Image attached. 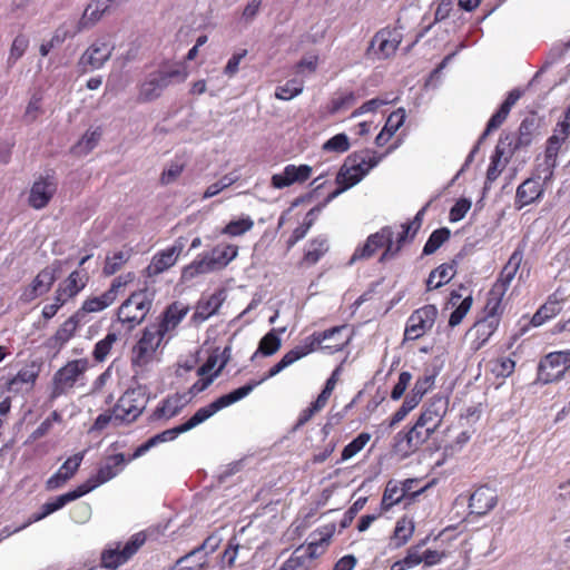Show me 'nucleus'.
Returning a JSON list of instances; mask_svg holds the SVG:
<instances>
[{
  "instance_id": "obj_46",
  "label": "nucleus",
  "mask_w": 570,
  "mask_h": 570,
  "mask_svg": "<svg viewBox=\"0 0 570 570\" xmlns=\"http://www.w3.org/2000/svg\"><path fill=\"white\" fill-rule=\"evenodd\" d=\"M381 160L375 151L364 149L355 151L347 157V164H352L355 168L364 171V176L374 168Z\"/></svg>"
},
{
  "instance_id": "obj_47",
  "label": "nucleus",
  "mask_w": 570,
  "mask_h": 570,
  "mask_svg": "<svg viewBox=\"0 0 570 570\" xmlns=\"http://www.w3.org/2000/svg\"><path fill=\"white\" fill-rule=\"evenodd\" d=\"M406 498V490L401 488L400 483L394 480H390L386 483L382 501H381V510L383 512H387L395 504L400 503L403 499Z\"/></svg>"
},
{
  "instance_id": "obj_2",
  "label": "nucleus",
  "mask_w": 570,
  "mask_h": 570,
  "mask_svg": "<svg viewBox=\"0 0 570 570\" xmlns=\"http://www.w3.org/2000/svg\"><path fill=\"white\" fill-rule=\"evenodd\" d=\"M245 390H239L237 392H230L228 394L222 395L214 402L198 409L195 414L185 423L160 432L165 442L175 440L179 434L196 428L197 425L212 417L218 411L236 403V400L243 396Z\"/></svg>"
},
{
  "instance_id": "obj_33",
  "label": "nucleus",
  "mask_w": 570,
  "mask_h": 570,
  "mask_svg": "<svg viewBox=\"0 0 570 570\" xmlns=\"http://www.w3.org/2000/svg\"><path fill=\"white\" fill-rule=\"evenodd\" d=\"M498 503V495L494 489L482 485L478 488L469 499L471 513L484 515L490 512Z\"/></svg>"
},
{
  "instance_id": "obj_31",
  "label": "nucleus",
  "mask_w": 570,
  "mask_h": 570,
  "mask_svg": "<svg viewBox=\"0 0 570 570\" xmlns=\"http://www.w3.org/2000/svg\"><path fill=\"white\" fill-rule=\"evenodd\" d=\"M41 364L37 361H31L23 365L18 373L6 382V389L12 393H19L23 386L32 387L40 374Z\"/></svg>"
},
{
  "instance_id": "obj_9",
  "label": "nucleus",
  "mask_w": 570,
  "mask_h": 570,
  "mask_svg": "<svg viewBox=\"0 0 570 570\" xmlns=\"http://www.w3.org/2000/svg\"><path fill=\"white\" fill-rule=\"evenodd\" d=\"M570 368V351H556L544 355L539 364L537 381L542 384L558 382Z\"/></svg>"
},
{
  "instance_id": "obj_14",
  "label": "nucleus",
  "mask_w": 570,
  "mask_h": 570,
  "mask_svg": "<svg viewBox=\"0 0 570 570\" xmlns=\"http://www.w3.org/2000/svg\"><path fill=\"white\" fill-rule=\"evenodd\" d=\"M130 281L131 274H128L127 276H118L112 281L110 287L101 295L87 297L78 311L79 316L82 313H98L109 307L116 301L120 288L125 287Z\"/></svg>"
},
{
  "instance_id": "obj_27",
  "label": "nucleus",
  "mask_w": 570,
  "mask_h": 570,
  "mask_svg": "<svg viewBox=\"0 0 570 570\" xmlns=\"http://www.w3.org/2000/svg\"><path fill=\"white\" fill-rule=\"evenodd\" d=\"M238 254V247L235 245H218L212 250L209 258L194 262L193 266L198 273H205L212 271L215 267H225L232 262Z\"/></svg>"
},
{
  "instance_id": "obj_50",
  "label": "nucleus",
  "mask_w": 570,
  "mask_h": 570,
  "mask_svg": "<svg viewBox=\"0 0 570 570\" xmlns=\"http://www.w3.org/2000/svg\"><path fill=\"white\" fill-rule=\"evenodd\" d=\"M132 249L127 248L108 255L102 268L104 274L107 276L116 274L129 261Z\"/></svg>"
},
{
  "instance_id": "obj_39",
  "label": "nucleus",
  "mask_w": 570,
  "mask_h": 570,
  "mask_svg": "<svg viewBox=\"0 0 570 570\" xmlns=\"http://www.w3.org/2000/svg\"><path fill=\"white\" fill-rule=\"evenodd\" d=\"M522 258H523L522 250L515 249L509 257V261L507 262V264L501 269L493 286L508 292V289L511 285V282L513 281L517 272L520 268Z\"/></svg>"
},
{
  "instance_id": "obj_26",
  "label": "nucleus",
  "mask_w": 570,
  "mask_h": 570,
  "mask_svg": "<svg viewBox=\"0 0 570 570\" xmlns=\"http://www.w3.org/2000/svg\"><path fill=\"white\" fill-rule=\"evenodd\" d=\"M522 91L518 88L512 89L504 101L501 104L500 108L492 115V117L489 119L487 127L483 131V134L480 136L478 145L475 146L474 150L475 153L478 149V146L483 142V140L489 136L492 131L497 130L501 127V125L508 118L511 108L517 104V101L521 98Z\"/></svg>"
},
{
  "instance_id": "obj_22",
  "label": "nucleus",
  "mask_w": 570,
  "mask_h": 570,
  "mask_svg": "<svg viewBox=\"0 0 570 570\" xmlns=\"http://www.w3.org/2000/svg\"><path fill=\"white\" fill-rule=\"evenodd\" d=\"M335 523H328L318 527L309 534L311 541L305 547L302 546L303 550L308 554V557L312 560L317 559L327 551L332 542V539L335 534Z\"/></svg>"
},
{
  "instance_id": "obj_45",
  "label": "nucleus",
  "mask_w": 570,
  "mask_h": 570,
  "mask_svg": "<svg viewBox=\"0 0 570 570\" xmlns=\"http://www.w3.org/2000/svg\"><path fill=\"white\" fill-rule=\"evenodd\" d=\"M561 299L557 297V293L549 296L548 301L534 313L531 318V325L537 327L554 317L561 312Z\"/></svg>"
},
{
  "instance_id": "obj_42",
  "label": "nucleus",
  "mask_w": 570,
  "mask_h": 570,
  "mask_svg": "<svg viewBox=\"0 0 570 570\" xmlns=\"http://www.w3.org/2000/svg\"><path fill=\"white\" fill-rule=\"evenodd\" d=\"M402 232L397 234L396 240L393 242V236L390 237L389 246L383 250L380 262L387 261L395 257L405 243L412 242L417 233H413V227L407 223L401 225Z\"/></svg>"
},
{
  "instance_id": "obj_7",
  "label": "nucleus",
  "mask_w": 570,
  "mask_h": 570,
  "mask_svg": "<svg viewBox=\"0 0 570 570\" xmlns=\"http://www.w3.org/2000/svg\"><path fill=\"white\" fill-rule=\"evenodd\" d=\"M314 342L315 340L307 341L306 344H297L292 350H289L287 353L284 354V356L275 364L273 365L268 372L258 381H250L244 386H240L233 392H237L239 390H245V393L243 396L238 397L236 402L240 401L242 399L246 397L256 386L265 382L266 380L277 375L281 373L284 368L292 365L296 361L307 356L308 354L314 352Z\"/></svg>"
},
{
  "instance_id": "obj_15",
  "label": "nucleus",
  "mask_w": 570,
  "mask_h": 570,
  "mask_svg": "<svg viewBox=\"0 0 570 570\" xmlns=\"http://www.w3.org/2000/svg\"><path fill=\"white\" fill-rule=\"evenodd\" d=\"M400 43V33L395 30L384 28L374 35L366 55L377 59H387L395 53Z\"/></svg>"
},
{
  "instance_id": "obj_43",
  "label": "nucleus",
  "mask_w": 570,
  "mask_h": 570,
  "mask_svg": "<svg viewBox=\"0 0 570 570\" xmlns=\"http://www.w3.org/2000/svg\"><path fill=\"white\" fill-rule=\"evenodd\" d=\"M415 531L414 521L404 515L396 521L393 534L391 537V544L395 548L404 547L413 537Z\"/></svg>"
},
{
  "instance_id": "obj_48",
  "label": "nucleus",
  "mask_w": 570,
  "mask_h": 570,
  "mask_svg": "<svg viewBox=\"0 0 570 570\" xmlns=\"http://www.w3.org/2000/svg\"><path fill=\"white\" fill-rule=\"evenodd\" d=\"M505 293V291L492 285L488 293L487 303L484 306L485 316L499 318L501 317L504 309L502 301Z\"/></svg>"
},
{
  "instance_id": "obj_12",
  "label": "nucleus",
  "mask_w": 570,
  "mask_h": 570,
  "mask_svg": "<svg viewBox=\"0 0 570 570\" xmlns=\"http://www.w3.org/2000/svg\"><path fill=\"white\" fill-rule=\"evenodd\" d=\"M219 544L220 538L217 534H210L199 547L180 557L176 566L180 570H205L208 567V556L215 552Z\"/></svg>"
},
{
  "instance_id": "obj_4",
  "label": "nucleus",
  "mask_w": 570,
  "mask_h": 570,
  "mask_svg": "<svg viewBox=\"0 0 570 570\" xmlns=\"http://www.w3.org/2000/svg\"><path fill=\"white\" fill-rule=\"evenodd\" d=\"M89 367L90 363L86 357L68 361L52 376L49 400L55 401L68 394L76 386L77 382L85 377V373Z\"/></svg>"
},
{
  "instance_id": "obj_55",
  "label": "nucleus",
  "mask_w": 570,
  "mask_h": 570,
  "mask_svg": "<svg viewBox=\"0 0 570 570\" xmlns=\"http://www.w3.org/2000/svg\"><path fill=\"white\" fill-rule=\"evenodd\" d=\"M451 236V232L446 227H441L431 233L424 247L423 255H432L435 253Z\"/></svg>"
},
{
  "instance_id": "obj_52",
  "label": "nucleus",
  "mask_w": 570,
  "mask_h": 570,
  "mask_svg": "<svg viewBox=\"0 0 570 570\" xmlns=\"http://www.w3.org/2000/svg\"><path fill=\"white\" fill-rule=\"evenodd\" d=\"M117 341L118 335L114 332H109L102 340L98 341L92 350L94 360L97 363L106 361Z\"/></svg>"
},
{
  "instance_id": "obj_60",
  "label": "nucleus",
  "mask_w": 570,
  "mask_h": 570,
  "mask_svg": "<svg viewBox=\"0 0 570 570\" xmlns=\"http://www.w3.org/2000/svg\"><path fill=\"white\" fill-rule=\"evenodd\" d=\"M473 305V296L470 293L466 295L456 306H454V311L451 313L449 317V326L451 328L456 327L470 312Z\"/></svg>"
},
{
  "instance_id": "obj_6",
  "label": "nucleus",
  "mask_w": 570,
  "mask_h": 570,
  "mask_svg": "<svg viewBox=\"0 0 570 570\" xmlns=\"http://www.w3.org/2000/svg\"><path fill=\"white\" fill-rule=\"evenodd\" d=\"M165 334L153 324L145 327L140 338L131 350V365L134 367H146L156 358L157 350L160 347Z\"/></svg>"
},
{
  "instance_id": "obj_1",
  "label": "nucleus",
  "mask_w": 570,
  "mask_h": 570,
  "mask_svg": "<svg viewBox=\"0 0 570 570\" xmlns=\"http://www.w3.org/2000/svg\"><path fill=\"white\" fill-rule=\"evenodd\" d=\"M188 72L185 66L175 63L163 66L157 71L150 72L139 85L137 101L150 102L158 99L161 92L173 82H184Z\"/></svg>"
},
{
  "instance_id": "obj_57",
  "label": "nucleus",
  "mask_w": 570,
  "mask_h": 570,
  "mask_svg": "<svg viewBox=\"0 0 570 570\" xmlns=\"http://www.w3.org/2000/svg\"><path fill=\"white\" fill-rule=\"evenodd\" d=\"M254 227V220L249 217H240L230 220L223 229L222 234L230 237H237L246 234Z\"/></svg>"
},
{
  "instance_id": "obj_44",
  "label": "nucleus",
  "mask_w": 570,
  "mask_h": 570,
  "mask_svg": "<svg viewBox=\"0 0 570 570\" xmlns=\"http://www.w3.org/2000/svg\"><path fill=\"white\" fill-rule=\"evenodd\" d=\"M177 259L178 257L167 247L153 256L150 264L147 266V274L149 276L159 275L174 266Z\"/></svg>"
},
{
  "instance_id": "obj_59",
  "label": "nucleus",
  "mask_w": 570,
  "mask_h": 570,
  "mask_svg": "<svg viewBox=\"0 0 570 570\" xmlns=\"http://www.w3.org/2000/svg\"><path fill=\"white\" fill-rule=\"evenodd\" d=\"M356 101V96L353 91L338 92L336 97L332 98L328 105V112L331 115L337 114L343 110L350 109Z\"/></svg>"
},
{
  "instance_id": "obj_63",
  "label": "nucleus",
  "mask_w": 570,
  "mask_h": 570,
  "mask_svg": "<svg viewBox=\"0 0 570 570\" xmlns=\"http://www.w3.org/2000/svg\"><path fill=\"white\" fill-rule=\"evenodd\" d=\"M110 1L111 0H96L95 2L88 4L83 12L82 20H88L91 23L98 21L102 13L108 9Z\"/></svg>"
},
{
  "instance_id": "obj_20",
  "label": "nucleus",
  "mask_w": 570,
  "mask_h": 570,
  "mask_svg": "<svg viewBox=\"0 0 570 570\" xmlns=\"http://www.w3.org/2000/svg\"><path fill=\"white\" fill-rule=\"evenodd\" d=\"M57 191V181L53 176H41L30 189L28 203L35 209L45 208Z\"/></svg>"
},
{
  "instance_id": "obj_61",
  "label": "nucleus",
  "mask_w": 570,
  "mask_h": 570,
  "mask_svg": "<svg viewBox=\"0 0 570 570\" xmlns=\"http://www.w3.org/2000/svg\"><path fill=\"white\" fill-rule=\"evenodd\" d=\"M303 80L291 79L285 85L276 88L275 97L279 100H289L298 96L303 91Z\"/></svg>"
},
{
  "instance_id": "obj_24",
  "label": "nucleus",
  "mask_w": 570,
  "mask_h": 570,
  "mask_svg": "<svg viewBox=\"0 0 570 570\" xmlns=\"http://www.w3.org/2000/svg\"><path fill=\"white\" fill-rule=\"evenodd\" d=\"M226 299V292L219 288L208 296H202L195 306V312L191 316L194 324H202L213 315L217 314L220 306Z\"/></svg>"
},
{
  "instance_id": "obj_25",
  "label": "nucleus",
  "mask_w": 570,
  "mask_h": 570,
  "mask_svg": "<svg viewBox=\"0 0 570 570\" xmlns=\"http://www.w3.org/2000/svg\"><path fill=\"white\" fill-rule=\"evenodd\" d=\"M522 91L518 88L512 89L504 101L501 104L500 108L492 115V117L489 119L487 127L483 131V134L480 136L478 145L475 146L474 150L475 153L478 149V146L483 142V140L489 136L492 131L497 130L501 127V125L508 118L511 108L517 104V101L521 98Z\"/></svg>"
},
{
  "instance_id": "obj_49",
  "label": "nucleus",
  "mask_w": 570,
  "mask_h": 570,
  "mask_svg": "<svg viewBox=\"0 0 570 570\" xmlns=\"http://www.w3.org/2000/svg\"><path fill=\"white\" fill-rule=\"evenodd\" d=\"M537 127L538 125L534 117L524 118L519 126V132L513 149L528 147L533 140Z\"/></svg>"
},
{
  "instance_id": "obj_3",
  "label": "nucleus",
  "mask_w": 570,
  "mask_h": 570,
  "mask_svg": "<svg viewBox=\"0 0 570 570\" xmlns=\"http://www.w3.org/2000/svg\"><path fill=\"white\" fill-rule=\"evenodd\" d=\"M148 401L149 395L146 386L137 385L127 389L114 405L118 424L136 422L145 411Z\"/></svg>"
},
{
  "instance_id": "obj_54",
  "label": "nucleus",
  "mask_w": 570,
  "mask_h": 570,
  "mask_svg": "<svg viewBox=\"0 0 570 570\" xmlns=\"http://www.w3.org/2000/svg\"><path fill=\"white\" fill-rule=\"evenodd\" d=\"M502 145H503V139L500 138L499 144L495 147L494 154L491 157V163L487 170V180L490 183L494 181L507 166V160H502V156H503V149L501 147Z\"/></svg>"
},
{
  "instance_id": "obj_41",
  "label": "nucleus",
  "mask_w": 570,
  "mask_h": 570,
  "mask_svg": "<svg viewBox=\"0 0 570 570\" xmlns=\"http://www.w3.org/2000/svg\"><path fill=\"white\" fill-rule=\"evenodd\" d=\"M456 274V262L444 263L434 268L428 279L426 289L433 291L448 284Z\"/></svg>"
},
{
  "instance_id": "obj_36",
  "label": "nucleus",
  "mask_w": 570,
  "mask_h": 570,
  "mask_svg": "<svg viewBox=\"0 0 570 570\" xmlns=\"http://www.w3.org/2000/svg\"><path fill=\"white\" fill-rule=\"evenodd\" d=\"M79 323V312H76L62 324H60L55 334L49 337L48 346L51 348L61 350L76 335Z\"/></svg>"
},
{
  "instance_id": "obj_51",
  "label": "nucleus",
  "mask_w": 570,
  "mask_h": 570,
  "mask_svg": "<svg viewBox=\"0 0 570 570\" xmlns=\"http://www.w3.org/2000/svg\"><path fill=\"white\" fill-rule=\"evenodd\" d=\"M313 560L298 547L292 556L282 564L279 570H309Z\"/></svg>"
},
{
  "instance_id": "obj_13",
  "label": "nucleus",
  "mask_w": 570,
  "mask_h": 570,
  "mask_svg": "<svg viewBox=\"0 0 570 570\" xmlns=\"http://www.w3.org/2000/svg\"><path fill=\"white\" fill-rule=\"evenodd\" d=\"M126 460L122 453L110 455L105 463L98 469L97 474L90 476L86 482L78 485L83 495L96 489L97 487L108 482L115 478L125 468Z\"/></svg>"
},
{
  "instance_id": "obj_58",
  "label": "nucleus",
  "mask_w": 570,
  "mask_h": 570,
  "mask_svg": "<svg viewBox=\"0 0 570 570\" xmlns=\"http://www.w3.org/2000/svg\"><path fill=\"white\" fill-rule=\"evenodd\" d=\"M371 434L367 432L360 433L353 441L344 446L341 453V461H347L361 452L370 442Z\"/></svg>"
},
{
  "instance_id": "obj_29",
  "label": "nucleus",
  "mask_w": 570,
  "mask_h": 570,
  "mask_svg": "<svg viewBox=\"0 0 570 570\" xmlns=\"http://www.w3.org/2000/svg\"><path fill=\"white\" fill-rule=\"evenodd\" d=\"M448 411V401L442 396H434L423 406L417 417L419 426H428L436 431Z\"/></svg>"
},
{
  "instance_id": "obj_40",
  "label": "nucleus",
  "mask_w": 570,
  "mask_h": 570,
  "mask_svg": "<svg viewBox=\"0 0 570 570\" xmlns=\"http://www.w3.org/2000/svg\"><path fill=\"white\" fill-rule=\"evenodd\" d=\"M563 145V142H560L558 140L557 136H550L548 138L546 144L543 164L539 165L541 171L544 173L546 180L552 179L553 171L557 166V158Z\"/></svg>"
},
{
  "instance_id": "obj_8",
  "label": "nucleus",
  "mask_w": 570,
  "mask_h": 570,
  "mask_svg": "<svg viewBox=\"0 0 570 570\" xmlns=\"http://www.w3.org/2000/svg\"><path fill=\"white\" fill-rule=\"evenodd\" d=\"M346 331L347 325L333 326L322 332H314L304 337L299 344H306L307 341L315 340L314 352L321 350L327 354H335L344 351L352 340L351 334H344Z\"/></svg>"
},
{
  "instance_id": "obj_64",
  "label": "nucleus",
  "mask_w": 570,
  "mask_h": 570,
  "mask_svg": "<svg viewBox=\"0 0 570 570\" xmlns=\"http://www.w3.org/2000/svg\"><path fill=\"white\" fill-rule=\"evenodd\" d=\"M515 368V362L511 357H499L492 363L491 372L497 377H509Z\"/></svg>"
},
{
  "instance_id": "obj_32",
  "label": "nucleus",
  "mask_w": 570,
  "mask_h": 570,
  "mask_svg": "<svg viewBox=\"0 0 570 570\" xmlns=\"http://www.w3.org/2000/svg\"><path fill=\"white\" fill-rule=\"evenodd\" d=\"M82 460V452L69 456L58 471L46 481V489L53 491L63 487L77 473Z\"/></svg>"
},
{
  "instance_id": "obj_38",
  "label": "nucleus",
  "mask_w": 570,
  "mask_h": 570,
  "mask_svg": "<svg viewBox=\"0 0 570 570\" xmlns=\"http://www.w3.org/2000/svg\"><path fill=\"white\" fill-rule=\"evenodd\" d=\"M500 324L499 317L484 316L482 320L474 323L471 331L475 333V340L472 345L475 351L482 348L490 337L495 333Z\"/></svg>"
},
{
  "instance_id": "obj_10",
  "label": "nucleus",
  "mask_w": 570,
  "mask_h": 570,
  "mask_svg": "<svg viewBox=\"0 0 570 570\" xmlns=\"http://www.w3.org/2000/svg\"><path fill=\"white\" fill-rule=\"evenodd\" d=\"M439 311L433 304L414 309L406 321L403 342L423 337L434 326Z\"/></svg>"
},
{
  "instance_id": "obj_21",
  "label": "nucleus",
  "mask_w": 570,
  "mask_h": 570,
  "mask_svg": "<svg viewBox=\"0 0 570 570\" xmlns=\"http://www.w3.org/2000/svg\"><path fill=\"white\" fill-rule=\"evenodd\" d=\"M58 272L59 267H53V265L42 268L32 279L30 285L23 291L22 299L24 302H31L37 297L47 294L57 281Z\"/></svg>"
},
{
  "instance_id": "obj_35",
  "label": "nucleus",
  "mask_w": 570,
  "mask_h": 570,
  "mask_svg": "<svg viewBox=\"0 0 570 570\" xmlns=\"http://www.w3.org/2000/svg\"><path fill=\"white\" fill-rule=\"evenodd\" d=\"M189 312V307L181 302H174L166 307L158 323L153 324L163 334L174 331Z\"/></svg>"
},
{
  "instance_id": "obj_62",
  "label": "nucleus",
  "mask_w": 570,
  "mask_h": 570,
  "mask_svg": "<svg viewBox=\"0 0 570 570\" xmlns=\"http://www.w3.org/2000/svg\"><path fill=\"white\" fill-rule=\"evenodd\" d=\"M327 402L328 401L318 395L317 399L314 402H312L309 406H307L299 413V416L296 422V428H301L305 425L308 421H311L316 413L321 412L326 406Z\"/></svg>"
},
{
  "instance_id": "obj_56",
  "label": "nucleus",
  "mask_w": 570,
  "mask_h": 570,
  "mask_svg": "<svg viewBox=\"0 0 570 570\" xmlns=\"http://www.w3.org/2000/svg\"><path fill=\"white\" fill-rule=\"evenodd\" d=\"M281 337L275 330H272L261 338L255 355L258 353L264 356L274 355L281 348Z\"/></svg>"
},
{
  "instance_id": "obj_16",
  "label": "nucleus",
  "mask_w": 570,
  "mask_h": 570,
  "mask_svg": "<svg viewBox=\"0 0 570 570\" xmlns=\"http://www.w3.org/2000/svg\"><path fill=\"white\" fill-rule=\"evenodd\" d=\"M432 429L428 426H419V422L406 432L401 431L395 436L396 449L404 454H410L419 450L434 433Z\"/></svg>"
},
{
  "instance_id": "obj_28",
  "label": "nucleus",
  "mask_w": 570,
  "mask_h": 570,
  "mask_svg": "<svg viewBox=\"0 0 570 570\" xmlns=\"http://www.w3.org/2000/svg\"><path fill=\"white\" fill-rule=\"evenodd\" d=\"M88 282L89 273L86 269H75L58 284L55 293L68 303L78 296Z\"/></svg>"
},
{
  "instance_id": "obj_5",
  "label": "nucleus",
  "mask_w": 570,
  "mask_h": 570,
  "mask_svg": "<svg viewBox=\"0 0 570 570\" xmlns=\"http://www.w3.org/2000/svg\"><path fill=\"white\" fill-rule=\"evenodd\" d=\"M151 306L153 299L146 289L135 292L119 306L117 318L132 330L145 321Z\"/></svg>"
},
{
  "instance_id": "obj_18",
  "label": "nucleus",
  "mask_w": 570,
  "mask_h": 570,
  "mask_svg": "<svg viewBox=\"0 0 570 570\" xmlns=\"http://www.w3.org/2000/svg\"><path fill=\"white\" fill-rule=\"evenodd\" d=\"M146 537L142 533L134 534L121 550H107L101 554V564L107 569H115L131 558L145 543Z\"/></svg>"
},
{
  "instance_id": "obj_23",
  "label": "nucleus",
  "mask_w": 570,
  "mask_h": 570,
  "mask_svg": "<svg viewBox=\"0 0 570 570\" xmlns=\"http://www.w3.org/2000/svg\"><path fill=\"white\" fill-rule=\"evenodd\" d=\"M312 171L313 169L308 165L289 164L284 167L282 173L272 176L271 184L277 189L289 187L293 184H303L311 178Z\"/></svg>"
},
{
  "instance_id": "obj_34",
  "label": "nucleus",
  "mask_w": 570,
  "mask_h": 570,
  "mask_svg": "<svg viewBox=\"0 0 570 570\" xmlns=\"http://www.w3.org/2000/svg\"><path fill=\"white\" fill-rule=\"evenodd\" d=\"M114 48L108 39H98L86 50L80 61L91 69H98L110 58Z\"/></svg>"
},
{
  "instance_id": "obj_37",
  "label": "nucleus",
  "mask_w": 570,
  "mask_h": 570,
  "mask_svg": "<svg viewBox=\"0 0 570 570\" xmlns=\"http://www.w3.org/2000/svg\"><path fill=\"white\" fill-rule=\"evenodd\" d=\"M81 497H83V493L81 492L79 487H77L75 490L57 497L53 501L46 502L45 504H42L41 510L39 512L33 513L31 515L29 523L38 522L45 519L49 514L63 508L69 502L75 501Z\"/></svg>"
},
{
  "instance_id": "obj_30",
  "label": "nucleus",
  "mask_w": 570,
  "mask_h": 570,
  "mask_svg": "<svg viewBox=\"0 0 570 570\" xmlns=\"http://www.w3.org/2000/svg\"><path fill=\"white\" fill-rule=\"evenodd\" d=\"M330 252V240L324 234L311 238L304 247L298 266L308 268L316 265Z\"/></svg>"
},
{
  "instance_id": "obj_11",
  "label": "nucleus",
  "mask_w": 570,
  "mask_h": 570,
  "mask_svg": "<svg viewBox=\"0 0 570 570\" xmlns=\"http://www.w3.org/2000/svg\"><path fill=\"white\" fill-rule=\"evenodd\" d=\"M550 181L544 179V173L538 167L537 173L518 186L514 197L515 208L522 209L525 206L540 202L544 195L546 186Z\"/></svg>"
},
{
  "instance_id": "obj_17",
  "label": "nucleus",
  "mask_w": 570,
  "mask_h": 570,
  "mask_svg": "<svg viewBox=\"0 0 570 570\" xmlns=\"http://www.w3.org/2000/svg\"><path fill=\"white\" fill-rule=\"evenodd\" d=\"M190 402L187 393H173L164 397L149 416V422L169 421L177 416Z\"/></svg>"
},
{
  "instance_id": "obj_19",
  "label": "nucleus",
  "mask_w": 570,
  "mask_h": 570,
  "mask_svg": "<svg viewBox=\"0 0 570 570\" xmlns=\"http://www.w3.org/2000/svg\"><path fill=\"white\" fill-rule=\"evenodd\" d=\"M393 230L390 226H384L374 234H371L362 246L355 248L351 262L368 259L373 257L380 249L386 248Z\"/></svg>"
},
{
  "instance_id": "obj_53",
  "label": "nucleus",
  "mask_w": 570,
  "mask_h": 570,
  "mask_svg": "<svg viewBox=\"0 0 570 570\" xmlns=\"http://www.w3.org/2000/svg\"><path fill=\"white\" fill-rule=\"evenodd\" d=\"M364 177V171L358 170L352 164H347V159L345 164L340 169L336 176V184H344L345 188H351L357 183H360Z\"/></svg>"
}]
</instances>
